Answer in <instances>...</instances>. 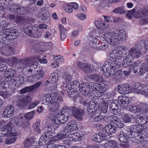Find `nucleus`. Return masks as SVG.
Returning a JSON list of instances; mask_svg holds the SVG:
<instances>
[{
	"label": "nucleus",
	"instance_id": "nucleus-20",
	"mask_svg": "<svg viewBox=\"0 0 148 148\" xmlns=\"http://www.w3.org/2000/svg\"><path fill=\"white\" fill-rule=\"evenodd\" d=\"M14 111V107L12 105H8L5 107L2 116L4 117L9 118L13 115Z\"/></svg>",
	"mask_w": 148,
	"mask_h": 148
},
{
	"label": "nucleus",
	"instance_id": "nucleus-63",
	"mask_svg": "<svg viewBox=\"0 0 148 148\" xmlns=\"http://www.w3.org/2000/svg\"><path fill=\"white\" fill-rule=\"evenodd\" d=\"M25 21V18L21 16H18L16 17V22L17 23L21 24L23 23Z\"/></svg>",
	"mask_w": 148,
	"mask_h": 148
},
{
	"label": "nucleus",
	"instance_id": "nucleus-19",
	"mask_svg": "<svg viewBox=\"0 0 148 148\" xmlns=\"http://www.w3.org/2000/svg\"><path fill=\"white\" fill-rule=\"evenodd\" d=\"M14 70L12 69H9L5 71L4 76L7 82H14V80L12 78L14 77Z\"/></svg>",
	"mask_w": 148,
	"mask_h": 148
},
{
	"label": "nucleus",
	"instance_id": "nucleus-6",
	"mask_svg": "<svg viewBox=\"0 0 148 148\" xmlns=\"http://www.w3.org/2000/svg\"><path fill=\"white\" fill-rule=\"evenodd\" d=\"M137 125H132L130 128L128 129V132H129L130 135L132 136H130V138H133L132 140L135 143H143L144 142V135L137 133Z\"/></svg>",
	"mask_w": 148,
	"mask_h": 148
},
{
	"label": "nucleus",
	"instance_id": "nucleus-5",
	"mask_svg": "<svg viewBox=\"0 0 148 148\" xmlns=\"http://www.w3.org/2000/svg\"><path fill=\"white\" fill-rule=\"evenodd\" d=\"M32 59L29 58H27L21 59L19 62V68L21 70L26 72H32V69H29V67H31L33 66L35 69L37 66L38 63L35 62L32 63Z\"/></svg>",
	"mask_w": 148,
	"mask_h": 148
},
{
	"label": "nucleus",
	"instance_id": "nucleus-55",
	"mask_svg": "<svg viewBox=\"0 0 148 148\" xmlns=\"http://www.w3.org/2000/svg\"><path fill=\"white\" fill-rule=\"evenodd\" d=\"M119 54V50H114L112 52L110 53V56L112 58L117 60L118 56Z\"/></svg>",
	"mask_w": 148,
	"mask_h": 148
},
{
	"label": "nucleus",
	"instance_id": "nucleus-48",
	"mask_svg": "<svg viewBox=\"0 0 148 148\" xmlns=\"http://www.w3.org/2000/svg\"><path fill=\"white\" fill-rule=\"evenodd\" d=\"M8 34L10 38H13V40H14L17 35L16 30L15 28L14 27H11L10 33Z\"/></svg>",
	"mask_w": 148,
	"mask_h": 148
},
{
	"label": "nucleus",
	"instance_id": "nucleus-25",
	"mask_svg": "<svg viewBox=\"0 0 148 148\" xmlns=\"http://www.w3.org/2000/svg\"><path fill=\"white\" fill-rule=\"evenodd\" d=\"M101 70L103 74L106 77H108L113 75V71L111 68L105 65V63L103 65Z\"/></svg>",
	"mask_w": 148,
	"mask_h": 148
},
{
	"label": "nucleus",
	"instance_id": "nucleus-57",
	"mask_svg": "<svg viewBox=\"0 0 148 148\" xmlns=\"http://www.w3.org/2000/svg\"><path fill=\"white\" fill-rule=\"evenodd\" d=\"M19 5L13 3L10 6V11L13 13H15L17 9V8Z\"/></svg>",
	"mask_w": 148,
	"mask_h": 148
},
{
	"label": "nucleus",
	"instance_id": "nucleus-56",
	"mask_svg": "<svg viewBox=\"0 0 148 148\" xmlns=\"http://www.w3.org/2000/svg\"><path fill=\"white\" fill-rule=\"evenodd\" d=\"M123 119V122L125 123L130 122L131 121L130 117L127 114H124Z\"/></svg>",
	"mask_w": 148,
	"mask_h": 148
},
{
	"label": "nucleus",
	"instance_id": "nucleus-61",
	"mask_svg": "<svg viewBox=\"0 0 148 148\" xmlns=\"http://www.w3.org/2000/svg\"><path fill=\"white\" fill-rule=\"evenodd\" d=\"M10 24H7L6 25L5 24L4 25L2 26V28L4 30V32H6V33H8V34H9L10 32L11 28H8L7 27L9 26V25H10Z\"/></svg>",
	"mask_w": 148,
	"mask_h": 148
},
{
	"label": "nucleus",
	"instance_id": "nucleus-29",
	"mask_svg": "<svg viewBox=\"0 0 148 148\" xmlns=\"http://www.w3.org/2000/svg\"><path fill=\"white\" fill-rule=\"evenodd\" d=\"M100 39L101 40L100 41L99 43V45L97 47V50L106 49L108 47V43L109 44L108 40L105 37L104 38L103 37H101Z\"/></svg>",
	"mask_w": 148,
	"mask_h": 148
},
{
	"label": "nucleus",
	"instance_id": "nucleus-50",
	"mask_svg": "<svg viewBox=\"0 0 148 148\" xmlns=\"http://www.w3.org/2000/svg\"><path fill=\"white\" fill-rule=\"evenodd\" d=\"M53 128H53H52L51 130H49V133L47 132H47H45V133L47 134V137L48 139L49 140V142L50 141H50V138H51L52 137H55L56 136L55 135L53 136V135H52V134H53V132H54V131H55V128L54 127ZM55 140H54V141H53V143H54L56 145V144L55 143Z\"/></svg>",
	"mask_w": 148,
	"mask_h": 148
},
{
	"label": "nucleus",
	"instance_id": "nucleus-7",
	"mask_svg": "<svg viewBox=\"0 0 148 148\" xmlns=\"http://www.w3.org/2000/svg\"><path fill=\"white\" fill-rule=\"evenodd\" d=\"M121 84L119 85L117 88L118 91L121 94H125L134 92V84Z\"/></svg>",
	"mask_w": 148,
	"mask_h": 148
},
{
	"label": "nucleus",
	"instance_id": "nucleus-43",
	"mask_svg": "<svg viewBox=\"0 0 148 148\" xmlns=\"http://www.w3.org/2000/svg\"><path fill=\"white\" fill-rule=\"evenodd\" d=\"M140 72L143 74L148 71V62H145L142 64L140 66Z\"/></svg>",
	"mask_w": 148,
	"mask_h": 148
},
{
	"label": "nucleus",
	"instance_id": "nucleus-11",
	"mask_svg": "<svg viewBox=\"0 0 148 148\" xmlns=\"http://www.w3.org/2000/svg\"><path fill=\"white\" fill-rule=\"evenodd\" d=\"M0 130V138L5 136H7L9 134H11L13 128L10 123L3 126Z\"/></svg>",
	"mask_w": 148,
	"mask_h": 148
},
{
	"label": "nucleus",
	"instance_id": "nucleus-58",
	"mask_svg": "<svg viewBox=\"0 0 148 148\" xmlns=\"http://www.w3.org/2000/svg\"><path fill=\"white\" fill-rule=\"evenodd\" d=\"M81 86L80 89H83V90H90L92 89L91 88V86H90V85L89 84H80Z\"/></svg>",
	"mask_w": 148,
	"mask_h": 148
},
{
	"label": "nucleus",
	"instance_id": "nucleus-12",
	"mask_svg": "<svg viewBox=\"0 0 148 148\" xmlns=\"http://www.w3.org/2000/svg\"><path fill=\"white\" fill-rule=\"evenodd\" d=\"M14 50L12 45L5 46L0 48V53L3 55L9 56L13 54Z\"/></svg>",
	"mask_w": 148,
	"mask_h": 148
},
{
	"label": "nucleus",
	"instance_id": "nucleus-53",
	"mask_svg": "<svg viewBox=\"0 0 148 148\" xmlns=\"http://www.w3.org/2000/svg\"><path fill=\"white\" fill-rule=\"evenodd\" d=\"M16 139L17 137L16 136H14L9 138H6L5 140L6 143L7 144H11L15 142Z\"/></svg>",
	"mask_w": 148,
	"mask_h": 148
},
{
	"label": "nucleus",
	"instance_id": "nucleus-9",
	"mask_svg": "<svg viewBox=\"0 0 148 148\" xmlns=\"http://www.w3.org/2000/svg\"><path fill=\"white\" fill-rule=\"evenodd\" d=\"M109 88V86L106 84H91V88L92 90H96L101 94V96L103 95L106 90Z\"/></svg>",
	"mask_w": 148,
	"mask_h": 148
},
{
	"label": "nucleus",
	"instance_id": "nucleus-24",
	"mask_svg": "<svg viewBox=\"0 0 148 148\" xmlns=\"http://www.w3.org/2000/svg\"><path fill=\"white\" fill-rule=\"evenodd\" d=\"M41 84H34L32 86L25 87L20 90V93L21 94H22L32 91L39 87L40 86Z\"/></svg>",
	"mask_w": 148,
	"mask_h": 148
},
{
	"label": "nucleus",
	"instance_id": "nucleus-4",
	"mask_svg": "<svg viewBox=\"0 0 148 148\" xmlns=\"http://www.w3.org/2000/svg\"><path fill=\"white\" fill-rule=\"evenodd\" d=\"M17 98V105L20 108H22L26 106L30 103L28 106V108L29 109H32L40 103V101L38 100H35L31 103L32 99L28 95H18Z\"/></svg>",
	"mask_w": 148,
	"mask_h": 148
},
{
	"label": "nucleus",
	"instance_id": "nucleus-23",
	"mask_svg": "<svg viewBox=\"0 0 148 148\" xmlns=\"http://www.w3.org/2000/svg\"><path fill=\"white\" fill-rule=\"evenodd\" d=\"M98 102L95 100L90 101L87 110L89 114L95 112L98 108Z\"/></svg>",
	"mask_w": 148,
	"mask_h": 148
},
{
	"label": "nucleus",
	"instance_id": "nucleus-16",
	"mask_svg": "<svg viewBox=\"0 0 148 148\" xmlns=\"http://www.w3.org/2000/svg\"><path fill=\"white\" fill-rule=\"evenodd\" d=\"M104 63L106 65L110 67L113 71H115L119 68L120 66V62L112 60H109L106 62Z\"/></svg>",
	"mask_w": 148,
	"mask_h": 148
},
{
	"label": "nucleus",
	"instance_id": "nucleus-10",
	"mask_svg": "<svg viewBox=\"0 0 148 148\" xmlns=\"http://www.w3.org/2000/svg\"><path fill=\"white\" fill-rule=\"evenodd\" d=\"M128 52L127 56L129 57V58H130L132 60L134 58H138L141 54L140 48L136 46L130 49Z\"/></svg>",
	"mask_w": 148,
	"mask_h": 148
},
{
	"label": "nucleus",
	"instance_id": "nucleus-22",
	"mask_svg": "<svg viewBox=\"0 0 148 148\" xmlns=\"http://www.w3.org/2000/svg\"><path fill=\"white\" fill-rule=\"evenodd\" d=\"M23 31L24 33L29 36L32 37H35L36 36L34 33V31H33V29L32 24L30 23H27L24 26Z\"/></svg>",
	"mask_w": 148,
	"mask_h": 148
},
{
	"label": "nucleus",
	"instance_id": "nucleus-36",
	"mask_svg": "<svg viewBox=\"0 0 148 148\" xmlns=\"http://www.w3.org/2000/svg\"><path fill=\"white\" fill-rule=\"evenodd\" d=\"M77 122L73 120L70 122L68 124L67 127L70 131H73L77 129Z\"/></svg>",
	"mask_w": 148,
	"mask_h": 148
},
{
	"label": "nucleus",
	"instance_id": "nucleus-41",
	"mask_svg": "<svg viewBox=\"0 0 148 148\" xmlns=\"http://www.w3.org/2000/svg\"><path fill=\"white\" fill-rule=\"evenodd\" d=\"M80 91L83 95L88 97L90 99H92L93 98V93L90 90L80 89Z\"/></svg>",
	"mask_w": 148,
	"mask_h": 148
},
{
	"label": "nucleus",
	"instance_id": "nucleus-1",
	"mask_svg": "<svg viewBox=\"0 0 148 148\" xmlns=\"http://www.w3.org/2000/svg\"><path fill=\"white\" fill-rule=\"evenodd\" d=\"M57 94H58L56 92V129L68 120L70 116V113H71L77 120L81 121L84 115V111L82 110L78 109L75 107L69 108L64 106L60 113H57V108L60 106L63 99L60 96L57 97Z\"/></svg>",
	"mask_w": 148,
	"mask_h": 148
},
{
	"label": "nucleus",
	"instance_id": "nucleus-52",
	"mask_svg": "<svg viewBox=\"0 0 148 148\" xmlns=\"http://www.w3.org/2000/svg\"><path fill=\"white\" fill-rule=\"evenodd\" d=\"M64 9L65 11L68 13H71L73 11V9L70 3L69 4H66L64 5Z\"/></svg>",
	"mask_w": 148,
	"mask_h": 148
},
{
	"label": "nucleus",
	"instance_id": "nucleus-30",
	"mask_svg": "<svg viewBox=\"0 0 148 148\" xmlns=\"http://www.w3.org/2000/svg\"><path fill=\"white\" fill-rule=\"evenodd\" d=\"M13 40L12 38H10L8 34L2 33L0 35V42L2 44H8L10 42Z\"/></svg>",
	"mask_w": 148,
	"mask_h": 148
},
{
	"label": "nucleus",
	"instance_id": "nucleus-51",
	"mask_svg": "<svg viewBox=\"0 0 148 148\" xmlns=\"http://www.w3.org/2000/svg\"><path fill=\"white\" fill-rule=\"evenodd\" d=\"M34 111H32L26 113L24 116V118L27 120H30L33 117Z\"/></svg>",
	"mask_w": 148,
	"mask_h": 148
},
{
	"label": "nucleus",
	"instance_id": "nucleus-18",
	"mask_svg": "<svg viewBox=\"0 0 148 148\" xmlns=\"http://www.w3.org/2000/svg\"><path fill=\"white\" fill-rule=\"evenodd\" d=\"M24 145L27 148H38L35 145L34 139L32 137H29L25 139L24 142Z\"/></svg>",
	"mask_w": 148,
	"mask_h": 148
},
{
	"label": "nucleus",
	"instance_id": "nucleus-21",
	"mask_svg": "<svg viewBox=\"0 0 148 148\" xmlns=\"http://www.w3.org/2000/svg\"><path fill=\"white\" fill-rule=\"evenodd\" d=\"M64 86H65L66 87V90L67 91V92H69L68 90H69L70 92L71 89H73L72 91L74 92H77L78 90H80L81 86L80 84H64Z\"/></svg>",
	"mask_w": 148,
	"mask_h": 148
},
{
	"label": "nucleus",
	"instance_id": "nucleus-27",
	"mask_svg": "<svg viewBox=\"0 0 148 148\" xmlns=\"http://www.w3.org/2000/svg\"><path fill=\"white\" fill-rule=\"evenodd\" d=\"M15 123L17 126H21L24 128H25L28 124L27 122H26V120H25L23 117H20L19 118H15Z\"/></svg>",
	"mask_w": 148,
	"mask_h": 148
},
{
	"label": "nucleus",
	"instance_id": "nucleus-39",
	"mask_svg": "<svg viewBox=\"0 0 148 148\" xmlns=\"http://www.w3.org/2000/svg\"><path fill=\"white\" fill-rule=\"evenodd\" d=\"M94 70L93 66L88 63H86L82 71L88 74L92 73Z\"/></svg>",
	"mask_w": 148,
	"mask_h": 148
},
{
	"label": "nucleus",
	"instance_id": "nucleus-3",
	"mask_svg": "<svg viewBox=\"0 0 148 148\" xmlns=\"http://www.w3.org/2000/svg\"><path fill=\"white\" fill-rule=\"evenodd\" d=\"M44 99L49 104V107L50 113L48 116V118L56 123V93L45 94Z\"/></svg>",
	"mask_w": 148,
	"mask_h": 148
},
{
	"label": "nucleus",
	"instance_id": "nucleus-13",
	"mask_svg": "<svg viewBox=\"0 0 148 148\" xmlns=\"http://www.w3.org/2000/svg\"><path fill=\"white\" fill-rule=\"evenodd\" d=\"M134 84V92L137 94H141L145 95L146 92L144 90L148 89V84Z\"/></svg>",
	"mask_w": 148,
	"mask_h": 148
},
{
	"label": "nucleus",
	"instance_id": "nucleus-28",
	"mask_svg": "<svg viewBox=\"0 0 148 148\" xmlns=\"http://www.w3.org/2000/svg\"><path fill=\"white\" fill-rule=\"evenodd\" d=\"M136 122L141 125H145L148 123V116L139 114L136 116Z\"/></svg>",
	"mask_w": 148,
	"mask_h": 148
},
{
	"label": "nucleus",
	"instance_id": "nucleus-37",
	"mask_svg": "<svg viewBox=\"0 0 148 148\" xmlns=\"http://www.w3.org/2000/svg\"><path fill=\"white\" fill-rule=\"evenodd\" d=\"M108 105V102L107 100H104L99 107L100 112L103 113L107 112Z\"/></svg>",
	"mask_w": 148,
	"mask_h": 148
},
{
	"label": "nucleus",
	"instance_id": "nucleus-47",
	"mask_svg": "<svg viewBox=\"0 0 148 148\" xmlns=\"http://www.w3.org/2000/svg\"><path fill=\"white\" fill-rule=\"evenodd\" d=\"M113 12L120 14H123L126 12V10L124 6H121L115 8L112 11Z\"/></svg>",
	"mask_w": 148,
	"mask_h": 148
},
{
	"label": "nucleus",
	"instance_id": "nucleus-46",
	"mask_svg": "<svg viewBox=\"0 0 148 148\" xmlns=\"http://www.w3.org/2000/svg\"><path fill=\"white\" fill-rule=\"evenodd\" d=\"M18 6V7L17 8V9L15 14L23 15L27 13V12L25 8L19 5V6Z\"/></svg>",
	"mask_w": 148,
	"mask_h": 148
},
{
	"label": "nucleus",
	"instance_id": "nucleus-64",
	"mask_svg": "<svg viewBox=\"0 0 148 148\" xmlns=\"http://www.w3.org/2000/svg\"><path fill=\"white\" fill-rule=\"evenodd\" d=\"M66 134H64L62 132L59 133L56 135V136H57L59 139H64L66 137Z\"/></svg>",
	"mask_w": 148,
	"mask_h": 148
},
{
	"label": "nucleus",
	"instance_id": "nucleus-49",
	"mask_svg": "<svg viewBox=\"0 0 148 148\" xmlns=\"http://www.w3.org/2000/svg\"><path fill=\"white\" fill-rule=\"evenodd\" d=\"M126 52L124 49L119 51V54L118 56L117 60H121L125 58L127 55L126 54Z\"/></svg>",
	"mask_w": 148,
	"mask_h": 148
},
{
	"label": "nucleus",
	"instance_id": "nucleus-15",
	"mask_svg": "<svg viewBox=\"0 0 148 148\" xmlns=\"http://www.w3.org/2000/svg\"><path fill=\"white\" fill-rule=\"evenodd\" d=\"M119 140L121 142L120 145L123 148H127L129 145L127 143L128 136L126 133L122 131H121L119 137Z\"/></svg>",
	"mask_w": 148,
	"mask_h": 148
},
{
	"label": "nucleus",
	"instance_id": "nucleus-2",
	"mask_svg": "<svg viewBox=\"0 0 148 148\" xmlns=\"http://www.w3.org/2000/svg\"><path fill=\"white\" fill-rule=\"evenodd\" d=\"M104 37L108 40L109 44L116 45L119 43L120 41H123L126 39V34L123 30L118 29L113 32L106 33Z\"/></svg>",
	"mask_w": 148,
	"mask_h": 148
},
{
	"label": "nucleus",
	"instance_id": "nucleus-40",
	"mask_svg": "<svg viewBox=\"0 0 148 148\" xmlns=\"http://www.w3.org/2000/svg\"><path fill=\"white\" fill-rule=\"evenodd\" d=\"M90 77L95 82L100 83L105 82V80L102 77L95 74L90 75Z\"/></svg>",
	"mask_w": 148,
	"mask_h": 148
},
{
	"label": "nucleus",
	"instance_id": "nucleus-60",
	"mask_svg": "<svg viewBox=\"0 0 148 148\" xmlns=\"http://www.w3.org/2000/svg\"><path fill=\"white\" fill-rule=\"evenodd\" d=\"M104 23L99 21H97L95 23L96 27L100 29H101L103 27Z\"/></svg>",
	"mask_w": 148,
	"mask_h": 148
},
{
	"label": "nucleus",
	"instance_id": "nucleus-59",
	"mask_svg": "<svg viewBox=\"0 0 148 148\" xmlns=\"http://www.w3.org/2000/svg\"><path fill=\"white\" fill-rule=\"evenodd\" d=\"M40 126V123L36 122L33 125V128L36 131H38V132L40 133V131L39 128Z\"/></svg>",
	"mask_w": 148,
	"mask_h": 148
},
{
	"label": "nucleus",
	"instance_id": "nucleus-8",
	"mask_svg": "<svg viewBox=\"0 0 148 148\" xmlns=\"http://www.w3.org/2000/svg\"><path fill=\"white\" fill-rule=\"evenodd\" d=\"M49 141L47 134H44L39 139L38 144L40 146L47 145V146L46 148H56V145L53 142H49Z\"/></svg>",
	"mask_w": 148,
	"mask_h": 148
},
{
	"label": "nucleus",
	"instance_id": "nucleus-26",
	"mask_svg": "<svg viewBox=\"0 0 148 148\" xmlns=\"http://www.w3.org/2000/svg\"><path fill=\"white\" fill-rule=\"evenodd\" d=\"M129 99L125 96H119L118 97V103L122 108H126L129 103Z\"/></svg>",
	"mask_w": 148,
	"mask_h": 148
},
{
	"label": "nucleus",
	"instance_id": "nucleus-34",
	"mask_svg": "<svg viewBox=\"0 0 148 148\" xmlns=\"http://www.w3.org/2000/svg\"><path fill=\"white\" fill-rule=\"evenodd\" d=\"M147 11L142 9L138 10L134 14V16L135 18L140 19L147 15Z\"/></svg>",
	"mask_w": 148,
	"mask_h": 148
},
{
	"label": "nucleus",
	"instance_id": "nucleus-45",
	"mask_svg": "<svg viewBox=\"0 0 148 148\" xmlns=\"http://www.w3.org/2000/svg\"><path fill=\"white\" fill-rule=\"evenodd\" d=\"M90 45L94 49H97V47L99 45V42H97V40L96 38H93L90 42Z\"/></svg>",
	"mask_w": 148,
	"mask_h": 148
},
{
	"label": "nucleus",
	"instance_id": "nucleus-62",
	"mask_svg": "<svg viewBox=\"0 0 148 148\" xmlns=\"http://www.w3.org/2000/svg\"><path fill=\"white\" fill-rule=\"evenodd\" d=\"M86 63L78 62L77 63V65L79 69L82 71Z\"/></svg>",
	"mask_w": 148,
	"mask_h": 148
},
{
	"label": "nucleus",
	"instance_id": "nucleus-42",
	"mask_svg": "<svg viewBox=\"0 0 148 148\" xmlns=\"http://www.w3.org/2000/svg\"><path fill=\"white\" fill-rule=\"evenodd\" d=\"M129 58L127 55L125 56V58L123 59L122 62V65L123 67H128L131 65L132 59L130 58Z\"/></svg>",
	"mask_w": 148,
	"mask_h": 148
},
{
	"label": "nucleus",
	"instance_id": "nucleus-44",
	"mask_svg": "<svg viewBox=\"0 0 148 148\" xmlns=\"http://www.w3.org/2000/svg\"><path fill=\"white\" fill-rule=\"evenodd\" d=\"M117 103H118V101L115 100H113L110 104V110L114 111L117 110L118 108Z\"/></svg>",
	"mask_w": 148,
	"mask_h": 148
},
{
	"label": "nucleus",
	"instance_id": "nucleus-14",
	"mask_svg": "<svg viewBox=\"0 0 148 148\" xmlns=\"http://www.w3.org/2000/svg\"><path fill=\"white\" fill-rule=\"evenodd\" d=\"M82 138V136L78 132L73 133L72 134H69L68 137V140H64V143H67L69 145L71 141L76 142L79 141Z\"/></svg>",
	"mask_w": 148,
	"mask_h": 148
},
{
	"label": "nucleus",
	"instance_id": "nucleus-38",
	"mask_svg": "<svg viewBox=\"0 0 148 148\" xmlns=\"http://www.w3.org/2000/svg\"><path fill=\"white\" fill-rule=\"evenodd\" d=\"M44 43L43 42L36 43L34 45L32 48V50H34L36 52L37 51H42L44 49ZM45 48H44L45 49Z\"/></svg>",
	"mask_w": 148,
	"mask_h": 148
},
{
	"label": "nucleus",
	"instance_id": "nucleus-31",
	"mask_svg": "<svg viewBox=\"0 0 148 148\" xmlns=\"http://www.w3.org/2000/svg\"><path fill=\"white\" fill-rule=\"evenodd\" d=\"M130 110L132 112L136 113L140 112L141 110L146 112L148 111V109L146 107L145 110L141 106L138 105L132 106L130 108Z\"/></svg>",
	"mask_w": 148,
	"mask_h": 148
},
{
	"label": "nucleus",
	"instance_id": "nucleus-17",
	"mask_svg": "<svg viewBox=\"0 0 148 148\" xmlns=\"http://www.w3.org/2000/svg\"><path fill=\"white\" fill-rule=\"evenodd\" d=\"M110 123L114 126H115L116 128H122L123 125V122L116 116H110Z\"/></svg>",
	"mask_w": 148,
	"mask_h": 148
},
{
	"label": "nucleus",
	"instance_id": "nucleus-32",
	"mask_svg": "<svg viewBox=\"0 0 148 148\" xmlns=\"http://www.w3.org/2000/svg\"><path fill=\"white\" fill-rule=\"evenodd\" d=\"M93 139L97 143H100L105 139V135L101 133L95 134L93 136Z\"/></svg>",
	"mask_w": 148,
	"mask_h": 148
},
{
	"label": "nucleus",
	"instance_id": "nucleus-35",
	"mask_svg": "<svg viewBox=\"0 0 148 148\" xmlns=\"http://www.w3.org/2000/svg\"><path fill=\"white\" fill-rule=\"evenodd\" d=\"M58 27L60 32V38L62 40H64L66 37L67 31L66 28L62 24L58 25Z\"/></svg>",
	"mask_w": 148,
	"mask_h": 148
},
{
	"label": "nucleus",
	"instance_id": "nucleus-33",
	"mask_svg": "<svg viewBox=\"0 0 148 148\" xmlns=\"http://www.w3.org/2000/svg\"><path fill=\"white\" fill-rule=\"evenodd\" d=\"M110 123V124L106 125L105 127V130L106 133L108 134H111L116 132L117 128L114 126Z\"/></svg>",
	"mask_w": 148,
	"mask_h": 148
},
{
	"label": "nucleus",
	"instance_id": "nucleus-54",
	"mask_svg": "<svg viewBox=\"0 0 148 148\" xmlns=\"http://www.w3.org/2000/svg\"><path fill=\"white\" fill-rule=\"evenodd\" d=\"M79 102L83 106H87L89 103V100L86 99H85L84 97H80L79 99Z\"/></svg>",
	"mask_w": 148,
	"mask_h": 148
}]
</instances>
